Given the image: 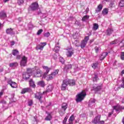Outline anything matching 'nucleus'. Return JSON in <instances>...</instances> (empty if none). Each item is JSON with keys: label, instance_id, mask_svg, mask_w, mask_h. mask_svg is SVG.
I'll return each mask as SVG.
<instances>
[{"label": "nucleus", "instance_id": "obj_1", "mask_svg": "<svg viewBox=\"0 0 124 124\" xmlns=\"http://www.w3.org/2000/svg\"><path fill=\"white\" fill-rule=\"evenodd\" d=\"M43 69H45V72L44 73L43 75V78L46 79V81H50V80H52L54 78V77L52 76V74L48 75V73L50 71V68H48L47 66H43Z\"/></svg>", "mask_w": 124, "mask_h": 124}, {"label": "nucleus", "instance_id": "obj_2", "mask_svg": "<svg viewBox=\"0 0 124 124\" xmlns=\"http://www.w3.org/2000/svg\"><path fill=\"white\" fill-rule=\"evenodd\" d=\"M102 85L101 84H94L93 86V90L95 93H100L101 90H102Z\"/></svg>", "mask_w": 124, "mask_h": 124}, {"label": "nucleus", "instance_id": "obj_3", "mask_svg": "<svg viewBox=\"0 0 124 124\" xmlns=\"http://www.w3.org/2000/svg\"><path fill=\"white\" fill-rule=\"evenodd\" d=\"M68 106L66 103H63L61 106V108L59 109V113L60 116H62L65 114V110L67 109Z\"/></svg>", "mask_w": 124, "mask_h": 124}, {"label": "nucleus", "instance_id": "obj_4", "mask_svg": "<svg viewBox=\"0 0 124 124\" xmlns=\"http://www.w3.org/2000/svg\"><path fill=\"white\" fill-rule=\"evenodd\" d=\"M86 92L82 91L80 93L76 95V102L77 103L81 102L82 100H84V98H85V96H86Z\"/></svg>", "mask_w": 124, "mask_h": 124}, {"label": "nucleus", "instance_id": "obj_5", "mask_svg": "<svg viewBox=\"0 0 124 124\" xmlns=\"http://www.w3.org/2000/svg\"><path fill=\"white\" fill-rule=\"evenodd\" d=\"M45 95L46 94L44 92L43 93L38 92L34 94V98H36V99H38L39 101H41V99H42Z\"/></svg>", "mask_w": 124, "mask_h": 124}, {"label": "nucleus", "instance_id": "obj_6", "mask_svg": "<svg viewBox=\"0 0 124 124\" xmlns=\"http://www.w3.org/2000/svg\"><path fill=\"white\" fill-rule=\"evenodd\" d=\"M89 36H85L84 39L81 41L80 47L81 48H82V49H83V48H85L86 47V45H87V43H88V41H89Z\"/></svg>", "mask_w": 124, "mask_h": 124}, {"label": "nucleus", "instance_id": "obj_7", "mask_svg": "<svg viewBox=\"0 0 124 124\" xmlns=\"http://www.w3.org/2000/svg\"><path fill=\"white\" fill-rule=\"evenodd\" d=\"M27 62H28V58L24 56L21 59L20 62V65L23 67L27 66Z\"/></svg>", "mask_w": 124, "mask_h": 124}, {"label": "nucleus", "instance_id": "obj_8", "mask_svg": "<svg viewBox=\"0 0 124 124\" xmlns=\"http://www.w3.org/2000/svg\"><path fill=\"white\" fill-rule=\"evenodd\" d=\"M47 45V43L46 42L41 43L37 45L36 47V50L38 51V50H40L41 51L43 50V48H44L45 46Z\"/></svg>", "mask_w": 124, "mask_h": 124}, {"label": "nucleus", "instance_id": "obj_9", "mask_svg": "<svg viewBox=\"0 0 124 124\" xmlns=\"http://www.w3.org/2000/svg\"><path fill=\"white\" fill-rule=\"evenodd\" d=\"M30 7L32 10V11H35V10H37L38 9V7H39V5H38V3L35 2H33L31 5L30 6Z\"/></svg>", "mask_w": 124, "mask_h": 124}, {"label": "nucleus", "instance_id": "obj_10", "mask_svg": "<svg viewBox=\"0 0 124 124\" xmlns=\"http://www.w3.org/2000/svg\"><path fill=\"white\" fill-rule=\"evenodd\" d=\"M67 86H68V80H66V79L63 80L61 86L62 90L65 91L67 88Z\"/></svg>", "mask_w": 124, "mask_h": 124}, {"label": "nucleus", "instance_id": "obj_11", "mask_svg": "<svg viewBox=\"0 0 124 124\" xmlns=\"http://www.w3.org/2000/svg\"><path fill=\"white\" fill-rule=\"evenodd\" d=\"M54 88V87H53V85H49L47 86L46 89V91H44V93H45V94H47L48 93H51L52 91H53V89Z\"/></svg>", "mask_w": 124, "mask_h": 124}, {"label": "nucleus", "instance_id": "obj_12", "mask_svg": "<svg viewBox=\"0 0 124 124\" xmlns=\"http://www.w3.org/2000/svg\"><path fill=\"white\" fill-rule=\"evenodd\" d=\"M101 116L100 115H97L94 119L92 121V123L94 124H97L100 121V118Z\"/></svg>", "mask_w": 124, "mask_h": 124}, {"label": "nucleus", "instance_id": "obj_13", "mask_svg": "<svg viewBox=\"0 0 124 124\" xmlns=\"http://www.w3.org/2000/svg\"><path fill=\"white\" fill-rule=\"evenodd\" d=\"M14 29L8 28L6 30V33H7V34H10V35H14L15 32H14Z\"/></svg>", "mask_w": 124, "mask_h": 124}, {"label": "nucleus", "instance_id": "obj_14", "mask_svg": "<svg viewBox=\"0 0 124 124\" xmlns=\"http://www.w3.org/2000/svg\"><path fill=\"white\" fill-rule=\"evenodd\" d=\"M74 54V50L72 49H69L66 53V55L68 58H71L72 55Z\"/></svg>", "mask_w": 124, "mask_h": 124}, {"label": "nucleus", "instance_id": "obj_15", "mask_svg": "<svg viewBox=\"0 0 124 124\" xmlns=\"http://www.w3.org/2000/svg\"><path fill=\"white\" fill-rule=\"evenodd\" d=\"M6 13L4 11H2L0 12V19L1 20H2V19H5V18H6Z\"/></svg>", "mask_w": 124, "mask_h": 124}, {"label": "nucleus", "instance_id": "obj_16", "mask_svg": "<svg viewBox=\"0 0 124 124\" xmlns=\"http://www.w3.org/2000/svg\"><path fill=\"white\" fill-rule=\"evenodd\" d=\"M30 92H31V88H24L22 90L21 93H22V94H24V93H29Z\"/></svg>", "mask_w": 124, "mask_h": 124}, {"label": "nucleus", "instance_id": "obj_17", "mask_svg": "<svg viewBox=\"0 0 124 124\" xmlns=\"http://www.w3.org/2000/svg\"><path fill=\"white\" fill-rule=\"evenodd\" d=\"M102 8H103V5L102 4H100L98 5L97 8L95 9L96 13H98V12H100L101 10H102Z\"/></svg>", "mask_w": 124, "mask_h": 124}, {"label": "nucleus", "instance_id": "obj_18", "mask_svg": "<svg viewBox=\"0 0 124 124\" xmlns=\"http://www.w3.org/2000/svg\"><path fill=\"white\" fill-rule=\"evenodd\" d=\"M46 113L47 114V115L46 117L45 120L46 121H51L52 120V117L51 113L46 111Z\"/></svg>", "mask_w": 124, "mask_h": 124}, {"label": "nucleus", "instance_id": "obj_19", "mask_svg": "<svg viewBox=\"0 0 124 124\" xmlns=\"http://www.w3.org/2000/svg\"><path fill=\"white\" fill-rule=\"evenodd\" d=\"M66 80L68 81V85L70 86H74L75 85V80L74 79H66Z\"/></svg>", "mask_w": 124, "mask_h": 124}, {"label": "nucleus", "instance_id": "obj_20", "mask_svg": "<svg viewBox=\"0 0 124 124\" xmlns=\"http://www.w3.org/2000/svg\"><path fill=\"white\" fill-rule=\"evenodd\" d=\"M108 56V52H104L101 55V56L100 57V61H103V59L105 58H106Z\"/></svg>", "mask_w": 124, "mask_h": 124}, {"label": "nucleus", "instance_id": "obj_21", "mask_svg": "<svg viewBox=\"0 0 124 124\" xmlns=\"http://www.w3.org/2000/svg\"><path fill=\"white\" fill-rule=\"evenodd\" d=\"M29 85L31 88H35L36 87L34 81H33V80H32V79H30V80H29Z\"/></svg>", "mask_w": 124, "mask_h": 124}, {"label": "nucleus", "instance_id": "obj_22", "mask_svg": "<svg viewBox=\"0 0 124 124\" xmlns=\"http://www.w3.org/2000/svg\"><path fill=\"white\" fill-rule=\"evenodd\" d=\"M71 68H72V64H68L64 66V70H65V71H67V70L71 69Z\"/></svg>", "mask_w": 124, "mask_h": 124}, {"label": "nucleus", "instance_id": "obj_23", "mask_svg": "<svg viewBox=\"0 0 124 124\" xmlns=\"http://www.w3.org/2000/svg\"><path fill=\"white\" fill-rule=\"evenodd\" d=\"M31 74L28 73H25L23 75V78H24V79H25V80H28V79H29L30 77H31Z\"/></svg>", "mask_w": 124, "mask_h": 124}, {"label": "nucleus", "instance_id": "obj_24", "mask_svg": "<svg viewBox=\"0 0 124 124\" xmlns=\"http://www.w3.org/2000/svg\"><path fill=\"white\" fill-rule=\"evenodd\" d=\"M114 110H116V112H119L121 109H123L124 110V107H120L119 106H116L113 107Z\"/></svg>", "mask_w": 124, "mask_h": 124}, {"label": "nucleus", "instance_id": "obj_25", "mask_svg": "<svg viewBox=\"0 0 124 124\" xmlns=\"http://www.w3.org/2000/svg\"><path fill=\"white\" fill-rule=\"evenodd\" d=\"M34 76H35V77H41V73L40 72V70H37L36 72L34 73Z\"/></svg>", "mask_w": 124, "mask_h": 124}, {"label": "nucleus", "instance_id": "obj_26", "mask_svg": "<svg viewBox=\"0 0 124 124\" xmlns=\"http://www.w3.org/2000/svg\"><path fill=\"white\" fill-rule=\"evenodd\" d=\"M89 19H90V16L86 15L82 17L81 20L82 22H88Z\"/></svg>", "mask_w": 124, "mask_h": 124}, {"label": "nucleus", "instance_id": "obj_27", "mask_svg": "<svg viewBox=\"0 0 124 124\" xmlns=\"http://www.w3.org/2000/svg\"><path fill=\"white\" fill-rule=\"evenodd\" d=\"M74 120H75V117H74V115H72L71 116H70V117L69 118L68 122L70 124H73V121H74Z\"/></svg>", "mask_w": 124, "mask_h": 124}, {"label": "nucleus", "instance_id": "obj_28", "mask_svg": "<svg viewBox=\"0 0 124 124\" xmlns=\"http://www.w3.org/2000/svg\"><path fill=\"white\" fill-rule=\"evenodd\" d=\"M10 67H16V66H18V63L16 62L11 63L9 64Z\"/></svg>", "mask_w": 124, "mask_h": 124}, {"label": "nucleus", "instance_id": "obj_29", "mask_svg": "<svg viewBox=\"0 0 124 124\" xmlns=\"http://www.w3.org/2000/svg\"><path fill=\"white\" fill-rule=\"evenodd\" d=\"M5 81L7 82V83L8 84V85H10L13 82L12 81V79L11 78H8L6 77H5Z\"/></svg>", "mask_w": 124, "mask_h": 124}, {"label": "nucleus", "instance_id": "obj_30", "mask_svg": "<svg viewBox=\"0 0 124 124\" xmlns=\"http://www.w3.org/2000/svg\"><path fill=\"white\" fill-rule=\"evenodd\" d=\"M113 30L112 29L110 28H108L107 30V33L108 35H111V34H112V32H113Z\"/></svg>", "mask_w": 124, "mask_h": 124}, {"label": "nucleus", "instance_id": "obj_31", "mask_svg": "<svg viewBox=\"0 0 124 124\" xmlns=\"http://www.w3.org/2000/svg\"><path fill=\"white\" fill-rule=\"evenodd\" d=\"M59 73V69L55 70L53 73H51L54 78L56 77V75H58Z\"/></svg>", "mask_w": 124, "mask_h": 124}, {"label": "nucleus", "instance_id": "obj_32", "mask_svg": "<svg viewBox=\"0 0 124 124\" xmlns=\"http://www.w3.org/2000/svg\"><path fill=\"white\" fill-rule=\"evenodd\" d=\"M93 103H95V100L94 99H90L89 101V106L91 107Z\"/></svg>", "mask_w": 124, "mask_h": 124}, {"label": "nucleus", "instance_id": "obj_33", "mask_svg": "<svg viewBox=\"0 0 124 124\" xmlns=\"http://www.w3.org/2000/svg\"><path fill=\"white\" fill-rule=\"evenodd\" d=\"M10 86L13 88H17V83L13 81L10 84Z\"/></svg>", "mask_w": 124, "mask_h": 124}, {"label": "nucleus", "instance_id": "obj_34", "mask_svg": "<svg viewBox=\"0 0 124 124\" xmlns=\"http://www.w3.org/2000/svg\"><path fill=\"white\" fill-rule=\"evenodd\" d=\"M12 54L13 56H17L19 55V51H18L17 49H14L12 51Z\"/></svg>", "mask_w": 124, "mask_h": 124}, {"label": "nucleus", "instance_id": "obj_35", "mask_svg": "<svg viewBox=\"0 0 124 124\" xmlns=\"http://www.w3.org/2000/svg\"><path fill=\"white\" fill-rule=\"evenodd\" d=\"M38 85H39V86H41V87H42L43 88H44L45 87V82L43 81H39Z\"/></svg>", "mask_w": 124, "mask_h": 124}, {"label": "nucleus", "instance_id": "obj_36", "mask_svg": "<svg viewBox=\"0 0 124 124\" xmlns=\"http://www.w3.org/2000/svg\"><path fill=\"white\" fill-rule=\"evenodd\" d=\"M108 9L107 8H105L103 9V10L102 11V14L103 15H107V14H108Z\"/></svg>", "mask_w": 124, "mask_h": 124}, {"label": "nucleus", "instance_id": "obj_37", "mask_svg": "<svg viewBox=\"0 0 124 124\" xmlns=\"http://www.w3.org/2000/svg\"><path fill=\"white\" fill-rule=\"evenodd\" d=\"M98 29V24L96 23H94L93 24V31H96Z\"/></svg>", "mask_w": 124, "mask_h": 124}, {"label": "nucleus", "instance_id": "obj_38", "mask_svg": "<svg viewBox=\"0 0 124 124\" xmlns=\"http://www.w3.org/2000/svg\"><path fill=\"white\" fill-rule=\"evenodd\" d=\"M98 80V76L97 74H94L93 77V82H96Z\"/></svg>", "mask_w": 124, "mask_h": 124}, {"label": "nucleus", "instance_id": "obj_39", "mask_svg": "<svg viewBox=\"0 0 124 124\" xmlns=\"http://www.w3.org/2000/svg\"><path fill=\"white\" fill-rule=\"evenodd\" d=\"M27 73H28L29 74H30V75H31V74H32V73H33L32 72V69H31V68H28L27 70Z\"/></svg>", "mask_w": 124, "mask_h": 124}, {"label": "nucleus", "instance_id": "obj_40", "mask_svg": "<svg viewBox=\"0 0 124 124\" xmlns=\"http://www.w3.org/2000/svg\"><path fill=\"white\" fill-rule=\"evenodd\" d=\"M97 65H98V62H96L93 64L92 67L94 69L97 67Z\"/></svg>", "mask_w": 124, "mask_h": 124}, {"label": "nucleus", "instance_id": "obj_41", "mask_svg": "<svg viewBox=\"0 0 124 124\" xmlns=\"http://www.w3.org/2000/svg\"><path fill=\"white\" fill-rule=\"evenodd\" d=\"M101 48L99 46H95L94 47V50L95 51V53H98V52H99V50H100Z\"/></svg>", "mask_w": 124, "mask_h": 124}, {"label": "nucleus", "instance_id": "obj_42", "mask_svg": "<svg viewBox=\"0 0 124 124\" xmlns=\"http://www.w3.org/2000/svg\"><path fill=\"white\" fill-rule=\"evenodd\" d=\"M59 62L63 64V63H64V59L62 57H60Z\"/></svg>", "mask_w": 124, "mask_h": 124}, {"label": "nucleus", "instance_id": "obj_43", "mask_svg": "<svg viewBox=\"0 0 124 124\" xmlns=\"http://www.w3.org/2000/svg\"><path fill=\"white\" fill-rule=\"evenodd\" d=\"M79 42L77 40H75L74 42V44L75 45V46H76V47H79Z\"/></svg>", "mask_w": 124, "mask_h": 124}, {"label": "nucleus", "instance_id": "obj_44", "mask_svg": "<svg viewBox=\"0 0 124 124\" xmlns=\"http://www.w3.org/2000/svg\"><path fill=\"white\" fill-rule=\"evenodd\" d=\"M54 50L56 53H58L60 51V46H57L54 47Z\"/></svg>", "mask_w": 124, "mask_h": 124}, {"label": "nucleus", "instance_id": "obj_45", "mask_svg": "<svg viewBox=\"0 0 124 124\" xmlns=\"http://www.w3.org/2000/svg\"><path fill=\"white\" fill-rule=\"evenodd\" d=\"M119 6H120L121 7H123L124 6V0H121L120 1V2L119 3Z\"/></svg>", "mask_w": 124, "mask_h": 124}, {"label": "nucleus", "instance_id": "obj_46", "mask_svg": "<svg viewBox=\"0 0 124 124\" xmlns=\"http://www.w3.org/2000/svg\"><path fill=\"white\" fill-rule=\"evenodd\" d=\"M50 35V32H46L44 33V36L45 37H49V36Z\"/></svg>", "mask_w": 124, "mask_h": 124}, {"label": "nucleus", "instance_id": "obj_47", "mask_svg": "<svg viewBox=\"0 0 124 124\" xmlns=\"http://www.w3.org/2000/svg\"><path fill=\"white\" fill-rule=\"evenodd\" d=\"M32 104H33V102L32 100H29L28 101V106H31V105H32Z\"/></svg>", "mask_w": 124, "mask_h": 124}, {"label": "nucleus", "instance_id": "obj_48", "mask_svg": "<svg viewBox=\"0 0 124 124\" xmlns=\"http://www.w3.org/2000/svg\"><path fill=\"white\" fill-rule=\"evenodd\" d=\"M120 58H121V59L122 60V61H124V52H121Z\"/></svg>", "mask_w": 124, "mask_h": 124}, {"label": "nucleus", "instance_id": "obj_49", "mask_svg": "<svg viewBox=\"0 0 124 124\" xmlns=\"http://www.w3.org/2000/svg\"><path fill=\"white\" fill-rule=\"evenodd\" d=\"M68 119V116H66L64 118V120H63V124H65L67 121V119Z\"/></svg>", "mask_w": 124, "mask_h": 124}, {"label": "nucleus", "instance_id": "obj_50", "mask_svg": "<svg viewBox=\"0 0 124 124\" xmlns=\"http://www.w3.org/2000/svg\"><path fill=\"white\" fill-rule=\"evenodd\" d=\"M43 31V30L42 29H41V30H39L37 32V35H40V34H41L42 32Z\"/></svg>", "mask_w": 124, "mask_h": 124}, {"label": "nucleus", "instance_id": "obj_51", "mask_svg": "<svg viewBox=\"0 0 124 124\" xmlns=\"http://www.w3.org/2000/svg\"><path fill=\"white\" fill-rule=\"evenodd\" d=\"M119 40H116L115 41H114V42H112L110 43V44H118V43H119Z\"/></svg>", "mask_w": 124, "mask_h": 124}, {"label": "nucleus", "instance_id": "obj_52", "mask_svg": "<svg viewBox=\"0 0 124 124\" xmlns=\"http://www.w3.org/2000/svg\"><path fill=\"white\" fill-rule=\"evenodd\" d=\"M17 3L18 4H22V3H24V0H18Z\"/></svg>", "mask_w": 124, "mask_h": 124}, {"label": "nucleus", "instance_id": "obj_53", "mask_svg": "<svg viewBox=\"0 0 124 124\" xmlns=\"http://www.w3.org/2000/svg\"><path fill=\"white\" fill-rule=\"evenodd\" d=\"M34 124H37V120H36V117H34Z\"/></svg>", "mask_w": 124, "mask_h": 124}, {"label": "nucleus", "instance_id": "obj_54", "mask_svg": "<svg viewBox=\"0 0 124 124\" xmlns=\"http://www.w3.org/2000/svg\"><path fill=\"white\" fill-rule=\"evenodd\" d=\"M28 27L29 28V29H32V28H33V25L30 23L28 24Z\"/></svg>", "mask_w": 124, "mask_h": 124}, {"label": "nucleus", "instance_id": "obj_55", "mask_svg": "<svg viewBox=\"0 0 124 124\" xmlns=\"http://www.w3.org/2000/svg\"><path fill=\"white\" fill-rule=\"evenodd\" d=\"M121 88H124V80L122 79V84H121Z\"/></svg>", "mask_w": 124, "mask_h": 124}, {"label": "nucleus", "instance_id": "obj_56", "mask_svg": "<svg viewBox=\"0 0 124 124\" xmlns=\"http://www.w3.org/2000/svg\"><path fill=\"white\" fill-rule=\"evenodd\" d=\"M53 58L54 59V60H57L58 59V56L57 55V54H54L53 56Z\"/></svg>", "mask_w": 124, "mask_h": 124}, {"label": "nucleus", "instance_id": "obj_57", "mask_svg": "<svg viewBox=\"0 0 124 124\" xmlns=\"http://www.w3.org/2000/svg\"><path fill=\"white\" fill-rule=\"evenodd\" d=\"M98 124H104V121H100V122H99V123Z\"/></svg>", "mask_w": 124, "mask_h": 124}, {"label": "nucleus", "instance_id": "obj_58", "mask_svg": "<svg viewBox=\"0 0 124 124\" xmlns=\"http://www.w3.org/2000/svg\"><path fill=\"white\" fill-rule=\"evenodd\" d=\"M16 59L17 60H20L21 59V56L20 55H16Z\"/></svg>", "mask_w": 124, "mask_h": 124}, {"label": "nucleus", "instance_id": "obj_59", "mask_svg": "<svg viewBox=\"0 0 124 124\" xmlns=\"http://www.w3.org/2000/svg\"><path fill=\"white\" fill-rule=\"evenodd\" d=\"M15 44V42H14V41H12L11 42V45L12 46H13V45H14Z\"/></svg>", "mask_w": 124, "mask_h": 124}, {"label": "nucleus", "instance_id": "obj_60", "mask_svg": "<svg viewBox=\"0 0 124 124\" xmlns=\"http://www.w3.org/2000/svg\"><path fill=\"white\" fill-rule=\"evenodd\" d=\"M113 112H114V111H112L111 112H109V113H108V117H111V115L113 114Z\"/></svg>", "mask_w": 124, "mask_h": 124}, {"label": "nucleus", "instance_id": "obj_61", "mask_svg": "<svg viewBox=\"0 0 124 124\" xmlns=\"http://www.w3.org/2000/svg\"><path fill=\"white\" fill-rule=\"evenodd\" d=\"M12 99H13V98H14V94H12V97H11Z\"/></svg>", "mask_w": 124, "mask_h": 124}, {"label": "nucleus", "instance_id": "obj_62", "mask_svg": "<svg viewBox=\"0 0 124 124\" xmlns=\"http://www.w3.org/2000/svg\"><path fill=\"white\" fill-rule=\"evenodd\" d=\"M40 14H41V11H38V15H40Z\"/></svg>", "mask_w": 124, "mask_h": 124}, {"label": "nucleus", "instance_id": "obj_63", "mask_svg": "<svg viewBox=\"0 0 124 124\" xmlns=\"http://www.w3.org/2000/svg\"><path fill=\"white\" fill-rule=\"evenodd\" d=\"M122 123L123 124H124V117H123V118L122 119Z\"/></svg>", "mask_w": 124, "mask_h": 124}, {"label": "nucleus", "instance_id": "obj_64", "mask_svg": "<svg viewBox=\"0 0 124 124\" xmlns=\"http://www.w3.org/2000/svg\"><path fill=\"white\" fill-rule=\"evenodd\" d=\"M122 103H124V98L122 99Z\"/></svg>", "mask_w": 124, "mask_h": 124}]
</instances>
